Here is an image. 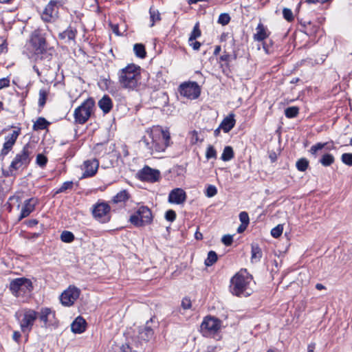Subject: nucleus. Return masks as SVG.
<instances>
[{
    "label": "nucleus",
    "mask_w": 352,
    "mask_h": 352,
    "mask_svg": "<svg viewBox=\"0 0 352 352\" xmlns=\"http://www.w3.org/2000/svg\"><path fill=\"white\" fill-rule=\"evenodd\" d=\"M234 157V153L232 147L226 146L223 149V153L221 155V159L223 161L227 162L232 160Z\"/></svg>",
    "instance_id": "obj_26"
},
{
    "label": "nucleus",
    "mask_w": 352,
    "mask_h": 352,
    "mask_svg": "<svg viewBox=\"0 0 352 352\" xmlns=\"http://www.w3.org/2000/svg\"><path fill=\"white\" fill-rule=\"evenodd\" d=\"M326 143H318L313 145L309 150L310 153L315 157L317 156V153L319 151H321L326 145Z\"/></svg>",
    "instance_id": "obj_35"
},
{
    "label": "nucleus",
    "mask_w": 352,
    "mask_h": 352,
    "mask_svg": "<svg viewBox=\"0 0 352 352\" xmlns=\"http://www.w3.org/2000/svg\"><path fill=\"white\" fill-rule=\"evenodd\" d=\"M19 322L21 329L23 333H28L32 329L38 314L33 309H23L15 314Z\"/></svg>",
    "instance_id": "obj_5"
},
{
    "label": "nucleus",
    "mask_w": 352,
    "mask_h": 352,
    "mask_svg": "<svg viewBox=\"0 0 352 352\" xmlns=\"http://www.w3.org/2000/svg\"><path fill=\"white\" fill-rule=\"evenodd\" d=\"M235 120L233 114H230L225 118L221 122L219 128L221 129L225 133L229 132L234 126Z\"/></svg>",
    "instance_id": "obj_23"
},
{
    "label": "nucleus",
    "mask_w": 352,
    "mask_h": 352,
    "mask_svg": "<svg viewBox=\"0 0 352 352\" xmlns=\"http://www.w3.org/2000/svg\"><path fill=\"white\" fill-rule=\"evenodd\" d=\"M217 193V188L213 185H209L206 190V195L208 197H212Z\"/></svg>",
    "instance_id": "obj_44"
},
{
    "label": "nucleus",
    "mask_w": 352,
    "mask_h": 352,
    "mask_svg": "<svg viewBox=\"0 0 352 352\" xmlns=\"http://www.w3.org/2000/svg\"><path fill=\"white\" fill-rule=\"evenodd\" d=\"M38 201L35 198H30L25 201L21 208V214L19 219H22L28 216L34 211L35 206L37 204Z\"/></svg>",
    "instance_id": "obj_20"
},
{
    "label": "nucleus",
    "mask_w": 352,
    "mask_h": 352,
    "mask_svg": "<svg viewBox=\"0 0 352 352\" xmlns=\"http://www.w3.org/2000/svg\"><path fill=\"white\" fill-rule=\"evenodd\" d=\"M5 40L0 37V54L3 52L6 47L4 46Z\"/></svg>",
    "instance_id": "obj_57"
},
{
    "label": "nucleus",
    "mask_w": 352,
    "mask_h": 352,
    "mask_svg": "<svg viewBox=\"0 0 352 352\" xmlns=\"http://www.w3.org/2000/svg\"><path fill=\"white\" fill-rule=\"evenodd\" d=\"M129 199V193L126 190H121L116 196H114L113 201L114 203H120L125 201Z\"/></svg>",
    "instance_id": "obj_28"
},
{
    "label": "nucleus",
    "mask_w": 352,
    "mask_h": 352,
    "mask_svg": "<svg viewBox=\"0 0 352 352\" xmlns=\"http://www.w3.org/2000/svg\"><path fill=\"white\" fill-rule=\"evenodd\" d=\"M150 18L151 21V23L150 25L151 27H153L155 22L160 21V14L159 11L153 8H150Z\"/></svg>",
    "instance_id": "obj_30"
},
{
    "label": "nucleus",
    "mask_w": 352,
    "mask_h": 352,
    "mask_svg": "<svg viewBox=\"0 0 352 352\" xmlns=\"http://www.w3.org/2000/svg\"><path fill=\"white\" fill-rule=\"evenodd\" d=\"M256 32L254 34V39L257 41H262L269 37L270 32L267 27L259 23L256 28Z\"/></svg>",
    "instance_id": "obj_21"
},
{
    "label": "nucleus",
    "mask_w": 352,
    "mask_h": 352,
    "mask_svg": "<svg viewBox=\"0 0 352 352\" xmlns=\"http://www.w3.org/2000/svg\"><path fill=\"white\" fill-rule=\"evenodd\" d=\"M316 288L318 290H322V289H325V287L320 283H318L316 285Z\"/></svg>",
    "instance_id": "obj_62"
},
{
    "label": "nucleus",
    "mask_w": 352,
    "mask_h": 352,
    "mask_svg": "<svg viewBox=\"0 0 352 352\" xmlns=\"http://www.w3.org/2000/svg\"><path fill=\"white\" fill-rule=\"evenodd\" d=\"M165 217L168 221H173L176 217V213L172 210H169L166 212Z\"/></svg>",
    "instance_id": "obj_50"
},
{
    "label": "nucleus",
    "mask_w": 352,
    "mask_h": 352,
    "mask_svg": "<svg viewBox=\"0 0 352 352\" xmlns=\"http://www.w3.org/2000/svg\"><path fill=\"white\" fill-rule=\"evenodd\" d=\"M221 326L220 321L211 316L206 317L201 324V331L204 335H210L217 332Z\"/></svg>",
    "instance_id": "obj_13"
},
{
    "label": "nucleus",
    "mask_w": 352,
    "mask_h": 352,
    "mask_svg": "<svg viewBox=\"0 0 352 352\" xmlns=\"http://www.w3.org/2000/svg\"><path fill=\"white\" fill-rule=\"evenodd\" d=\"M230 17L229 14H226V13H223V14H220L219 19H218V23L223 25H226L230 22Z\"/></svg>",
    "instance_id": "obj_43"
},
{
    "label": "nucleus",
    "mask_w": 352,
    "mask_h": 352,
    "mask_svg": "<svg viewBox=\"0 0 352 352\" xmlns=\"http://www.w3.org/2000/svg\"><path fill=\"white\" fill-rule=\"evenodd\" d=\"M47 96V92L45 89H41L39 91V98H38V104L40 106L43 107L45 102Z\"/></svg>",
    "instance_id": "obj_42"
},
{
    "label": "nucleus",
    "mask_w": 352,
    "mask_h": 352,
    "mask_svg": "<svg viewBox=\"0 0 352 352\" xmlns=\"http://www.w3.org/2000/svg\"><path fill=\"white\" fill-rule=\"evenodd\" d=\"M80 289L74 286H69L60 295V300L63 305L69 307L78 298Z\"/></svg>",
    "instance_id": "obj_11"
},
{
    "label": "nucleus",
    "mask_w": 352,
    "mask_h": 352,
    "mask_svg": "<svg viewBox=\"0 0 352 352\" xmlns=\"http://www.w3.org/2000/svg\"><path fill=\"white\" fill-rule=\"evenodd\" d=\"M32 151L29 144L23 146V149L18 153L12 160L9 167L10 171L23 170L30 164L32 157Z\"/></svg>",
    "instance_id": "obj_4"
},
{
    "label": "nucleus",
    "mask_w": 352,
    "mask_h": 352,
    "mask_svg": "<svg viewBox=\"0 0 352 352\" xmlns=\"http://www.w3.org/2000/svg\"><path fill=\"white\" fill-rule=\"evenodd\" d=\"M306 2L307 3H319L318 0H307Z\"/></svg>",
    "instance_id": "obj_63"
},
{
    "label": "nucleus",
    "mask_w": 352,
    "mask_h": 352,
    "mask_svg": "<svg viewBox=\"0 0 352 352\" xmlns=\"http://www.w3.org/2000/svg\"><path fill=\"white\" fill-rule=\"evenodd\" d=\"M239 219L241 223L248 225L249 223V216L246 212H241L239 214Z\"/></svg>",
    "instance_id": "obj_48"
},
{
    "label": "nucleus",
    "mask_w": 352,
    "mask_h": 352,
    "mask_svg": "<svg viewBox=\"0 0 352 352\" xmlns=\"http://www.w3.org/2000/svg\"><path fill=\"white\" fill-rule=\"evenodd\" d=\"M30 45L32 52L38 57L43 58L42 55L45 52L47 46L45 37L38 30L34 31L30 38Z\"/></svg>",
    "instance_id": "obj_8"
},
{
    "label": "nucleus",
    "mask_w": 352,
    "mask_h": 352,
    "mask_svg": "<svg viewBox=\"0 0 352 352\" xmlns=\"http://www.w3.org/2000/svg\"><path fill=\"white\" fill-rule=\"evenodd\" d=\"M60 239L63 242L70 243L74 240V236L71 232L64 231L60 235Z\"/></svg>",
    "instance_id": "obj_36"
},
{
    "label": "nucleus",
    "mask_w": 352,
    "mask_h": 352,
    "mask_svg": "<svg viewBox=\"0 0 352 352\" xmlns=\"http://www.w3.org/2000/svg\"><path fill=\"white\" fill-rule=\"evenodd\" d=\"M140 67L135 64H129L118 73V82L123 89L134 90L140 84Z\"/></svg>",
    "instance_id": "obj_2"
},
{
    "label": "nucleus",
    "mask_w": 352,
    "mask_h": 352,
    "mask_svg": "<svg viewBox=\"0 0 352 352\" xmlns=\"http://www.w3.org/2000/svg\"><path fill=\"white\" fill-rule=\"evenodd\" d=\"M247 226L248 225L241 223V225L237 229L238 232H243L246 229Z\"/></svg>",
    "instance_id": "obj_59"
},
{
    "label": "nucleus",
    "mask_w": 352,
    "mask_h": 352,
    "mask_svg": "<svg viewBox=\"0 0 352 352\" xmlns=\"http://www.w3.org/2000/svg\"><path fill=\"white\" fill-rule=\"evenodd\" d=\"M133 51L135 55L139 58H143L146 56L145 47L142 44H135L133 46Z\"/></svg>",
    "instance_id": "obj_27"
},
{
    "label": "nucleus",
    "mask_w": 352,
    "mask_h": 352,
    "mask_svg": "<svg viewBox=\"0 0 352 352\" xmlns=\"http://www.w3.org/2000/svg\"><path fill=\"white\" fill-rule=\"evenodd\" d=\"M54 313L47 307L42 308L39 312V320L44 323V327H47L54 322Z\"/></svg>",
    "instance_id": "obj_18"
},
{
    "label": "nucleus",
    "mask_w": 352,
    "mask_h": 352,
    "mask_svg": "<svg viewBox=\"0 0 352 352\" xmlns=\"http://www.w3.org/2000/svg\"><path fill=\"white\" fill-rule=\"evenodd\" d=\"M308 166H309V162L305 158H301L299 160H298L296 162V168L300 171L306 170Z\"/></svg>",
    "instance_id": "obj_34"
},
{
    "label": "nucleus",
    "mask_w": 352,
    "mask_h": 352,
    "mask_svg": "<svg viewBox=\"0 0 352 352\" xmlns=\"http://www.w3.org/2000/svg\"><path fill=\"white\" fill-rule=\"evenodd\" d=\"M206 157L208 160L211 159V158H214V159L217 158V151L212 146L209 145L208 146V148L206 149Z\"/></svg>",
    "instance_id": "obj_41"
},
{
    "label": "nucleus",
    "mask_w": 352,
    "mask_h": 352,
    "mask_svg": "<svg viewBox=\"0 0 352 352\" xmlns=\"http://www.w3.org/2000/svg\"><path fill=\"white\" fill-rule=\"evenodd\" d=\"M320 162L324 166H328L334 162V157L331 154L327 153L322 156Z\"/></svg>",
    "instance_id": "obj_31"
},
{
    "label": "nucleus",
    "mask_w": 352,
    "mask_h": 352,
    "mask_svg": "<svg viewBox=\"0 0 352 352\" xmlns=\"http://www.w3.org/2000/svg\"><path fill=\"white\" fill-rule=\"evenodd\" d=\"M182 307L184 309H188L191 307V300L188 298H184L182 301Z\"/></svg>",
    "instance_id": "obj_51"
},
{
    "label": "nucleus",
    "mask_w": 352,
    "mask_h": 352,
    "mask_svg": "<svg viewBox=\"0 0 352 352\" xmlns=\"http://www.w3.org/2000/svg\"><path fill=\"white\" fill-rule=\"evenodd\" d=\"M94 107V102L91 99L86 100L74 111L75 121L79 124L85 123L91 116Z\"/></svg>",
    "instance_id": "obj_7"
},
{
    "label": "nucleus",
    "mask_w": 352,
    "mask_h": 352,
    "mask_svg": "<svg viewBox=\"0 0 352 352\" xmlns=\"http://www.w3.org/2000/svg\"><path fill=\"white\" fill-rule=\"evenodd\" d=\"M58 0H51L43 10L41 18L44 21L52 22L58 17Z\"/></svg>",
    "instance_id": "obj_12"
},
{
    "label": "nucleus",
    "mask_w": 352,
    "mask_h": 352,
    "mask_svg": "<svg viewBox=\"0 0 352 352\" xmlns=\"http://www.w3.org/2000/svg\"><path fill=\"white\" fill-rule=\"evenodd\" d=\"M170 133L160 126H153L146 130L142 142L151 154L164 152L169 145Z\"/></svg>",
    "instance_id": "obj_1"
},
{
    "label": "nucleus",
    "mask_w": 352,
    "mask_h": 352,
    "mask_svg": "<svg viewBox=\"0 0 352 352\" xmlns=\"http://www.w3.org/2000/svg\"><path fill=\"white\" fill-rule=\"evenodd\" d=\"M152 214L148 208L139 207L130 217L129 221L134 226L140 227L149 224L152 221Z\"/></svg>",
    "instance_id": "obj_6"
},
{
    "label": "nucleus",
    "mask_w": 352,
    "mask_h": 352,
    "mask_svg": "<svg viewBox=\"0 0 352 352\" xmlns=\"http://www.w3.org/2000/svg\"><path fill=\"white\" fill-rule=\"evenodd\" d=\"M221 52V47L219 45H217L215 47V49H214V55H217L219 54V52Z\"/></svg>",
    "instance_id": "obj_61"
},
{
    "label": "nucleus",
    "mask_w": 352,
    "mask_h": 352,
    "mask_svg": "<svg viewBox=\"0 0 352 352\" xmlns=\"http://www.w3.org/2000/svg\"><path fill=\"white\" fill-rule=\"evenodd\" d=\"M189 45L195 50H198L201 46V43L198 41H195V40L193 41L189 42Z\"/></svg>",
    "instance_id": "obj_54"
},
{
    "label": "nucleus",
    "mask_w": 352,
    "mask_h": 352,
    "mask_svg": "<svg viewBox=\"0 0 352 352\" xmlns=\"http://www.w3.org/2000/svg\"><path fill=\"white\" fill-rule=\"evenodd\" d=\"M110 207L107 204H97L92 211L94 217L100 222H106L110 219Z\"/></svg>",
    "instance_id": "obj_14"
},
{
    "label": "nucleus",
    "mask_w": 352,
    "mask_h": 352,
    "mask_svg": "<svg viewBox=\"0 0 352 352\" xmlns=\"http://www.w3.org/2000/svg\"><path fill=\"white\" fill-rule=\"evenodd\" d=\"M76 32L72 29H67L59 34V38L65 40V42H70L74 40Z\"/></svg>",
    "instance_id": "obj_25"
},
{
    "label": "nucleus",
    "mask_w": 352,
    "mask_h": 352,
    "mask_svg": "<svg viewBox=\"0 0 352 352\" xmlns=\"http://www.w3.org/2000/svg\"><path fill=\"white\" fill-rule=\"evenodd\" d=\"M230 56L228 54H223L219 58L221 61L228 62L230 60Z\"/></svg>",
    "instance_id": "obj_55"
},
{
    "label": "nucleus",
    "mask_w": 352,
    "mask_h": 352,
    "mask_svg": "<svg viewBox=\"0 0 352 352\" xmlns=\"http://www.w3.org/2000/svg\"><path fill=\"white\" fill-rule=\"evenodd\" d=\"M262 256L261 251L258 246H252V259L258 261Z\"/></svg>",
    "instance_id": "obj_39"
},
{
    "label": "nucleus",
    "mask_w": 352,
    "mask_h": 352,
    "mask_svg": "<svg viewBox=\"0 0 352 352\" xmlns=\"http://www.w3.org/2000/svg\"><path fill=\"white\" fill-rule=\"evenodd\" d=\"M341 159L344 164L350 166H352V153H344L342 154Z\"/></svg>",
    "instance_id": "obj_45"
},
{
    "label": "nucleus",
    "mask_w": 352,
    "mask_h": 352,
    "mask_svg": "<svg viewBox=\"0 0 352 352\" xmlns=\"http://www.w3.org/2000/svg\"><path fill=\"white\" fill-rule=\"evenodd\" d=\"M190 141L192 144H196L202 142V139L200 138L198 133L193 131L190 133Z\"/></svg>",
    "instance_id": "obj_38"
},
{
    "label": "nucleus",
    "mask_w": 352,
    "mask_h": 352,
    "mask_svg": "<svg viewBox=\"0 0 352 352\" xmlns=\"http://www.w3.org/2000/svg\"><path fill=\"white\" fill-rule=\"evenodd\" d=\"M283 231V225L278 224L277 226L272 228V230H271V234L273 237L278 238L282 234Z\"/></svg>",
    "instance_id": "obj_40"
},
{
    "label": "nucleus",
    "mask_w": 352,
    "mask_h": 352,
    "mask_svg": "<svg viewBox=\"0 0 352 352\" xmlns=\"http://www.w3.org/2000/svg\"><path fill=\"white\" fill-rule=\"evenodd\" d=\"M73 186L72 182H66L63 184L60 188L56 191V193H60L65 191L67 189L72 188Z\"/></svg>",
    "instance_id": "obj_47"
},
{
    "label": "nucleus",
    "mask_w": 352,
    "mask_h": 352,
    "mask_svg": "<svg viewBox=\"0 0 352 352\" xmlns=\"http://www.w3.org/2000/svg\"><path fill=\"white\" fill-rule=\"evenodd\" d=\"M10 289L15 296H19L21 294L30 293L32 289V284L30 280L28 278H16L11 281Z\"/></svg>",
    "instance_id": "obj_9"
},
{
    "label": "nucleus",
    "mask_w": 352,
    "mask_h": 352,
    "mask_svg": "<svg viewBox=\"0 0 352 352\" xmlns=\"http://www.w3.org/2000/svg\"><path fill=\"white\" fill-rule=\"evenodd\" d=\"M98 105L104 113H108L112 108V102L109 96H104L98 102Z\"/></svg>",
    "instance_id": "obj_24"
},
{
    "label": "nucleus",
    "mask_w": 352,
    "mask_h": 352,
    "mask_svg": "<svg viewBox=\"0 0 352 352\" xmlns=\"http://www.w3.org/2000/svg\"><path fill=\"white\" fill-rule=\"evenodd\" d=\"M298 112L299 109L297 107H288L285 110V114L289 118L296 117Z\"/></svg>",
    "instance_id": "obj_32"
},
{
    "label": "nucleus",
    "mask_w": 352,
    "mask_h": 352,
    "mask_svg": "<svg viewBox=\"0 0 352 352\" xmlns=\"http://www.w3.org/2000/svg\"><path fill=\"white\" fill-rule=\"evenodd\" d=\"M36 163L41 166H43L47 163V158L42 154H38L36 157Z\"/></svg>",
    "instance_id": "obj_49"
},
{
    "label": "nucleus",
    "mask_w": 352,
    "mask_h": 352,
    "mask_svg": "<svg viewBox=\"0 0 352 352\" xmlns=\"http://www.w3.org/2000/svg\"><path fill=\"white\" fill-rule=\"evenodd\" d=\"M187 198L186 192L180 188H177L172 190L169 195L168 201L170 204H183Z\"/></svg>",
    "instance_id": "obj_15"
},
{
    "label": "nucleus",
    "mask_w": 352,
    "mask_h": 352,
    "mask_svg": "<svg viewBox=\"0 0 352 352\" xmlns=\"http://www.w3.org/2000/svg\"><path fill=\"white\" fill-rule=\"evenodd\" d=\"M179 92L184 97L192 100L199 96L201 89L197 82H188L179 86Z\"/></svg>",
    "instance_id": "obj_10"
},
{
    "label": "nucleus",
    "mask_w": 352,
    "mask_h": 352,
    "mask_svg": "<svg viewBox=\"0 0 352 352\" xmlns=\"http://www.w3.org/2000/svg\"><path fill=\"white\" fill-rule=\"evenodd\" d=\"M122 352H131V349L128 344H124L121 348Z\"/></svg>",
    "instance_id": "obj_58"
},
{
    "label": "nucleus",
    "mask_w": 352,
    "mask_h": 352,
    "mask_svg": "<svg viewBox=\"0 0 352 352\" xmlns=\"http://www.w3.org/2000/svg\"><path fill=\"white\" fill-rule=\"evenodd\" d=\"M201 36V31L199 28V24L197 23L194 28H193V30L192 31L190 35V37H189V42H191V41H193L194 40H195L196 38H199V36Z\"/></svg>",
    "instance_id": "obj_37"
},
{
    "label": "nucleus",
    "mask_w": 352,
    "mask_h": 352,
    "mask_svg": "<svg viewBox=\"0 0 352 352\" xmlns=\"http://www.w3.org/2000/svg\"><path fill=\"white\" fill-rule=\"evenodd\" d=\"M98 166L99 163L95 159L85 161L83 164L82 168L85 170L83 177L94 175L97 172Z\"/></svg>",
    "instance_id": "obj_19"
},
{
    "label": "nucleus",
    "mask_w": 352,
    "mask_h": 352,
    "mask_svg": "<svg viewBox=\"0 0 352 352\" xmlns=\"http://www.w3.org/2000/svg\"><path fill=\"white\" fill-rule=\"evenodd\" d=\"M222 242L226 245H230L232 244V236L231 235H224L223 237H222V239H221Z\"/></svg>",
    "instance_id": "obj_52"
},
{
    "label": "nucleus",
    "mask_w": 352,
    "mask_h": 352,
    "mask_svg": "<svg viewBox=\"0 0 352 352\" xmlns=\"http://www.w3.org/2000/svg\"><path fill=\"white\" fill-rule=\"evenodd\" d=\"M314 349H315V344H311L308 346L307 352H314Z\"/></svg>",
    "instance_id": "obj_60"
},
{
    "label": "nucleus",
    "mask_w": 352,
    "mask_h": 352,
    "mask_svg": "<svg viewBox=\"0 0 352 352\" xmlns=\"http://www.w3.org/2000/svg\"><path fill=\"white\" fill-rule=\"evenodd\" d=\"M12 338L16 342H19L21 338V333L19 331H14Z\"/></svg>",
    "instance_id": "obj_56"
},
{
    "label": "nucleus",
    "mask_w": 352,
    "mask_h": 352,
    "mask_svg": "<svg viewBox=\"0 0 352 352\" xmlns=\"http://www.w3.org/2000/svg\"><path fill=\"white\" fill-rule=\"evenodd\" d=\"M20 133V129L13 130L12 132L6 137V142L1 151L2 155H6L12 149Z\"/></svg>",
    "instance_id": "obj_16"
},
{
    "label": "nucleus",
    "mask_w": 352,
    "mask_h": 352,
    "mask_svg": "<svg viewBox=\"0 0 352 352\" xmlns=\"http://www.w3.org/2000/svg\"><path fill=\"white\" fill-rule=\"evenodd\" d=\"M217 254L213 251H210V252H209V253L208 254V257H207L206 260L205 261V264L207 266H210V265H213L217 261Z\"/></svg>",
    "instance_id": "obj_33"
},
{
    "label": "nucleus",
    "mask_w": 352,
    "mask_h": 352,
    "mask_svg": "<svg viewBox=\"0 0 352 352\" xmlns=\"http://www.w3.org/2000/svg\"><path fill=\"white\" fill-rule=\"evenodd\" d=\"M10 81L7 78L0 79V89L9 86Z\"/></svg>",
    "instance_id": "obj_53"
},
{
    "label": "nucleus",
    "mask_w": 352,
    "mask_h": 352,
    "mask_svg": "<svg viewBox=\"0 0 352 352\" xmlns=\"http://www.w3.org/2000/svg\"><path fill=\"white\" fill-rule=\"evenodd\" d=\"M86 329V321L82 317L78 316L71 324V329L75 333H81Z\"/></svg>",
    "instance_id": "obj_22"
},
{
    "label": "nucleus",
    "mask_w": 352,
    "mask_h": 352,
    "mask_svg": "<svg viewBox=\"0 0 352 352\" xmlns=\"http://www.w3.org/2000/svg\"><path fill=\"white\" fill-rule=\"evenodd\" d=\"M283 14L285 19L287 21H292L294 20V15L292 10L289 8H284L283 10Z\"/></svg>",
    "instance_id": "obj_46"
},
{
    "label": "nucleus",
    "mask_w": 352,
    "mask_h": 352,
    "mask_svg": "<svg viewBox=\"0 0 352 352\" xmlns=\"http://www.w3.org/2000/svg\"><path fill=\"white\" fill-rule=\"evenodd\" d=\"M49 122L43 118H39L34 124V130H42L47 128Z\"/></svg>",
    "instance_id": "obj_29"
},
{
    "label": "nucleus",
    "mask_w": 352,
    "mask_h": 352,
    "mask_svg": "<svg viewBox=\"0 0 352 352\" xmlns=\"http://www.w3.org/2000/svg\"><path fill=\"white\" fill-rule=\"evenodd\" d=\"M195 236L197 239H201L202 238V234L201 233H199V232H197L195 234Z\"/></svg>",
    "instance_id": "obj_64"
},
{
    "label": "nucleus",
    "mask_w": 352,
    "mask_h": 352,
    "mask_svg": "<svg viewBox=\"0 0 352 352\" xmlns=\"http://www.w3.org/2000/svg\"><path fill=\"white\" fill-rule=\"evenodd\" d=\"M230 283V291L234 295L248 296L252 292L250 287L252 278L245 270L236 273L232 278Z\"/></svg>",
    "instance_id": "obj_3"
},
{
    "label": "nucleus",
    "mask_w": 352,
    "mask_h": 352,
    "mask_svg": "<svg viewBox=\"0 0 352 352\" xmlns=\"http://www.w3.org/2000/svg\"><path fill=\"white\" fill-rule=\"evenodd\" d=\"M160 173L157 170L150 167H144L140 172V178L143 180L155 182L160 178Z\"/></svg>",
    "instance_id": "obj_17"
}]
</instances>
